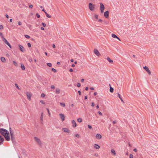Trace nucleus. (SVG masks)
Wrapping results in <instances>:
<instances>
[{"label":"nucleus","instance_id":"obj_13","mask_svg":"<svg viewBox=\"0 0 158 158\" xmlns=\"http://www.w3.org/2000/svg\"><path fill=\"white\" fill-rule=\"evenodd\" d=\"M9 134H6V135L4 136L5 137V139L7 141H9L10 140V137L9 136Z\"/></svg>","mask_w":158,"mask_h":158},{"label":"nucleus","instance_id":"obj_10","mask_svg":"<svg viewBox=\"0 0 158 158\" xmlns=\"http://www.w3.org/2000/svg\"><path fill=\"white\" fill-rule=\"evenodd\" d=\"M19 50L21 52H25V49L24 48L22 45H19Z\"/></svg>","mask_w":158,"mask_h":158},{"label":"nucleus","instance_id":"obj_52","mask_svg":"<svg viewBox=\"0 0 158 158\" xmlns=\"http://www.w3.org/2000/svg\"><path fill=\"white\" fill-rule=\"evenodd\" d=\"M98 22H102V20L101 19H99L98 20Z\"/></svg>","mask_w":158,"mask_h":158},{"label":"nucleus","instance_id":"obj_27","mask_svg":"<svg viewBox=\"0 0 158 158\" xmlns=\"http://www.w3.org/2000/svg\"><path fill=\"white\" fill-rule=\"evenodd\" d=\"M56 92L57 94H59L60 93V90L58 88H56Z\"/></svg>","mask_w":158,"mask_h":158},{"label":"nucleus","instance_id":"obj_58","mask_svg":"<svg viewBox=\"0 0 158 158\" xmlns=\"http://www.w3.org/2000/svg\"><path fill=\"white\" fill-rule=\"evenodd\" d=\"M84 81V79H82L81 80V82H83Z\"/></svg>","mask_w":158,"mask_h":158},{"label":"nucleus","instance_id":"obj_60","mask_svg":"<svg viewBox=\"0 0 158 158\" xmlns=\"http://www.w3.org/2000/svg\"><path fill=\"white\" fill-rule=\"evenodd\" d=\"M27 26L30 28L31 27V25L30 24H28Z\"/></svg>","mask_w":158,"mask_h":158},{"label":"nucleus","instance_id":"obj_8","mask_svg":"<svg viewBox=\"0 0 158 158\" xmlns=\"http://www.w3.org/2000/svg\"><path fill=\"white\" fill-rule=\"evenodd\" d=\"M62 131L68 133H70V130L68 128H63L62 129Z\"/></svg>","mask_w":158,"mask_h":158},{"label":"nucleus","instance_id":"obj_17","mask_svg":"<svg viewBox=\"0 0 158 158\" xmlns=\"http://www.w3.org/2000/svg\"><path fill=\"white\" fill-rule=\"evenodd\" d=\"M96 137L98 139H100L102 138V136L100 134H98L96 135Z\"/></svg>","mask_w":158,"mask_h":158},{"label":"nucleus","instance_id":"obj_64","mask_svg":"<svg viewBox=\"0 0 158 158\" xmlns=\"http://www.w3.org/2000/svg\"><path fill=\"white\" fill-rule=\"evenodd\" d=\"M12 21H13L12 19H10V22H12Z\"/></svg>","mask_w":158,"mask_h":158},{"label":"nucleus","instance_id":"obj_54","mask_svg":"<svg viewBox=\"0 0 158 158\" xmlns=\"http://www.w3.org/2000/svg\"><path fill=\"white\" fill-rule=\"evenodd\" d=\"M133 151L135 152H137V150L136 148H135L133 149Z\"/></svg>","mask_w":158,"mask_h":158},{"label":"nucleus","instance_id":"obj_30","mask_svg":"<svg viewBox=\"0 0 158 158\" xmlns=\"http://www.w3.org/2000/svg\"><path fill=\"white\" fill-rule=\"evenodd\" d=\"M77 121L79 123L81 122L82 121V119L81 118H80L77 119Z\"/></svg>","mask_w":158,"mask_h":158},{"label":"nucleus","instance_id":"obj_2","mask_svg":"<svg viewBox=\"0 0 158 158\" xmlns=\"http://www.w3.org/2000/svg\"><path fill=\"white\" fill-rule=\"evenodd\" d=\"M11 128L10 127V134L11 135V139L13 142H14L15 141V138L14 136V132L12 131L11 130Z\"/></svg>","mask_w":158,"mask_h":158},{"label":"nucleus","instance_id":"obj_29","mask_svg":"<svg viewBox=\"0 0 158 158\" xmlns=\"http://www.w3.org/2000/svg\"><path fill=\"white\" fill-rule=\"evenodd\" d=\"M60 105L61 106H63V107H64L65 106V104L64 103H61H61H60Z\"/></svg>","mask_w":158,"mask_h":158},{"label":"nucleus","instance_id":"obj_48","mask_svg":"<svg viewBox=\"0 0 158 158\" xmlns=\"http://www.w3.org/2000/svg\"><path fill=\"white\" fill-rule=\"evenodd\" d=\"M18 24L19 25H21L22 24V22L20 21H19L18 22Z\"/></svg>","mask_w":158,"mask_h":158},{"label":"nucleus","instance_id":"obj_7","mask_svg":"<svg viewBox=\"0 0 158 158\" xmlns=\"http://www.w3.org/2000/svg\"><path fill=\"white\" fill-rule=\"evenodd\" d=\"M143 68L148 73L149 75H151V73L150 70H149V68L148 67H147L146 66H144L143 67Z\"/></svg>","mask_w":158,"mask_h":158},{"label":"nucleus","instance_id":"obj_5","mask_svg":"<svg viewBox=\"0 0 158 158\" xmlns=\"http://www.w3.org/2000/svg\"><path fill=\"white\" fill-rule=\"evenodd\" d=\"M2 41L7 45L10 48H11V46L10 45V44H9V43L8 42V41L5 38H3L2 39Z\"/></svg>","mask_w":158,"mask_h":158},{"label":"nucleus","instance_id":"obj_3","mask_svg":"<svg viewBox=\"0 0 158 158\" xmlns=\"http://www.w3.org/2000/svg\"><path fill=\"white\" fill-rule=\"evenodd\" d=\"M89 7L90 10L93 11L95 9V5L91 3H90L89 4Z\"/></svg>","mask_w":158,"mask_h":158},{"label":"nucleus","instance_id":"obj_50","mask_svg":"<svg viewBox=\"0 0 158 158\" xmlns=\"http://www.w3.org/2000/svg\"><path fill=\"white\" fill-rule=\"evenodd\" d=\"M98 113L100 115H102V113L101 112H100V111H99L98 112Z\"/></svg>","mask_w":158,"mask_h":158},{"label":"nucleus","instance_id":"obj_33","mask_svg":"<svg viewBox=\"0 0 158 158\" xmlns=\"http://www.w3.org/2000/svg\"><path fill=\"white\" fill-rule=\"evenodd\" d=\"M0 36H1V38H2V39L3 38H4V37H3V35L2 34V32H0Z\"/></svg>","mask_w":158,"mask_h":158},{"label":"nucleus","instance_id":"obj_49","mask_svg":"<svg viewBox=\"0 0 158 158\" xmlns=\"http://www.w3.org/2000/svg\"><path fill=\"white\" fill-rule=\"evenodd\" d=\"M42 24L44 27H45L46 25L45 23H42Z\"/></svg>","mask_w":158,"mask_h":158},{"label":"nucleus","instance_id":"obj_55","mask_svg":"<svg viewBox=\"0 0 158 158\" xmlns=\"http://www.w3.org/2000/svg\"><path fill=\"white\" fill-rule=\"evenodd\" d=\"M29 7L30 8H32L33 7V5L31 4L29 5Z\"/></svg>","mask_w":158,"mask_h":158},{"label":"nucleus","instance_id":"obj_15","mask_svg":"<svg viewBox=\"0 0 158 158\" xmlns=\"http://www.w3.org/2000/svg\"><path fill=\"white\" fill-rule=\"evenodd\" d=\"M4 140V138L0 135V145L3 143Z\"/></svg>","mask_w":158,"mask_h":158},{"label":"nucleus","instance_id":"obj_4","mask_svg":"<svg viewBox=\"0 0 158 158\" xmlns=\"http://www.w3.org/2000/svg\"><path fill=\"white\" fill-rule=\"evenodd\" d=\"M105 9V6L102 3H100V9L102 13L104 12V10Z\"/></svg>","mask_w":158,"mask_h":158},{"label":"nucleus","instance_id":"obj_12","mask_svg":"<svg viewBox=\"0 0 158 158\" xmlns=\"http://www.w3.org/2000/svg\"><path fill=\"white\" fill-rule=\"evenodd\" d=\"M109 12L108 11H105L104 13V16L106 18H109Z\"/></svg>","mask_w":158,"mask_h":158},{"label":"nucleus","instance_id":"obj_39","mask_svg":"<svg viewBox=\"0 0 158 158\" xmlns=\"http://www.w3.org/2000/svg\"><path fill=\"white\" fill-rule=\"evenodd\" d=\"M129 158H133V156L132 154H130L129 155Z\"/></svg>","mask_w":158,"mask_h":158},{"label":"nucleus","instance_id":"obj_21","mask_svg":"<svg viewBox=\"0 0 158 158\" xmlns=\"http://www.w3.org/2000/svg\"><path fill=\"white\" fill-rule=\"evenodd\" d=\"M43 112H42L41 115L40 117V120L41 122V123H42V122L43 121Z\"/></svg>","mask_w":158,"mask_h":158},{"label":"nucleus","instance_id":"obj_36","mask_svg":"<svg viewBox=\"0 0 158 158\" xmlns=\"http://www.w3.org/2000/svg\"><path fill=\"white\" fill-rule=\"evenodd\" d=\"M47 65L49 67H51L52 66V64L51 63H47Z\"/></svg>","mask_w":158,"mask_h":158},{"label":"nucleus","instance_id":"obj_44","mask_svg":"<svg viewBox=\"0 0 158 158\" xmlns=\"http://www.w3.org/2000/svg\"><path fill=\"white\" fill-rule=\"evenodd\" d=\"M75 136L78 138L80 137L79 135L78 134H76Z\"/></svg>","mask_w":158,"mask_h":158},{"label":"nucleus","instance_id":"obj_24","mask_svg":"<svg viewBox=\"0 0 158 158\" xmlns=\"http://www.w3.org/2000/svg\"><path fill=\"white\" fill-rule=\"evenodd\" d=\"M21 67L22 70H24L25 69V67L23 64L21 63Z\"/></svg>","mask_w":158,"mask_h":158},{"label":"nucleus","instance_id":"obj_51","mask_svg":"<svg viewBox=\"0 0 158 158\" xmlns=\"http://www.w3.org/2000/svg\"><path fill=\"white\" fill-rule=\"evenodd\" d=\"M94 105H95V104H94V102H92V104H91V106H92V107H93L94 106Z\"/></svg>","mask_w":158,"mask_h":158},{"label":"nucleus","instance_id":"obj_35","mask_svg":"<svg viewBox=\"0 0 158 158\" xmlns=\"http://www.w3.org/2000/svg\"><path fill=\"white\" fill-rule=\"evenodd\" d=\"M52 70L54 73H56V70L53 68L52 69Z\"/></svg>","mask_w":158,"mask_h":158},{"label":"nucleus","instance_id":"obj_14","mask_svg":"<svg viewBox=\"0 0 158 158\" xmlns=\"http://www.w3.org/2000/svg\"><path fill=\"white\" fill-rule=\"evenodd\" d=\"M59 115L60 116V118H61V119L62 120V121H64V118H65L64 115L63 114H59Z\"/></svg>","mask_w":158,"mask_h":158},{"label":"nucleus","instance_id":"obj_56","mask_svg":"<svg viewBox=\"0 0 158 158\" xmlns=\"http://www.w3.org/2000/svg\"><path fill=\"white\" fill-rule=\"evenodd\" d=\"M73 69H70L69 70V71L70 72H73Z\"/></svg>","mask_w":158,"mask_h":158},{"label":"nucleus","instance_id":"obj_6","mask_svg":"<svg viewBox=\"0 0 158 158\" xmlns=\"http://www.w3.org/2000/svg\"><path fill=\"white\" fill-rule=\"evenodd\" d=\"M34 139L37 143L40 145L42 144V143L40 139L37 137H35Z\"/></svg>","mask_w":158,"mask_h":158},{"label":"nucleus","instance_id":"obj_47","mask_svg":"<svg viewBox=\"0 0 158 158\" xmlns=\"http://www.w3.org/2000/svg\"><path fill=\"white\" fill-rule=\"evenodd\" d=\"M45 96V94H44V93H42L41 94V97L42 98H43Z\"/></svg>","mask_w":158,"mask_h":158},{"label":"nucleus","instance_id":"obj_9","mask_svg":"<svg viewBox=\"0 0 158 158\" xmlns=\"http://www.w3.org/2000/svg\"><path fill=\"white\" fill-rule=\"evenodd\" d=\"M94 53L98 56H99L101 55L98 51L97 49H94Z\"/></svg>","mask_w":158,"mask_h":158},{"label":"nucleus","instance_id":"obj_23","mask_svg":"<svg viewBox=\"0 0 158 158\" xmlns=\"http://www.w3.org/2000/svg\"><path fill=\"white\" fill-rule=\"evenodd\" d=\"M1 60L3 62H6V59L5 58L3 57H1Z\"/></svg>","mask_w":158,"mask_h":158},{"label":"nucleus","instance_id":"obj_28","mask_svg":"<svg viewBox=\"0 0 158 158\" xmlns=\"http://www.w3.org/2000/svg\"><path fill=\"white\" fill-rule=\"evenodd\" d=\"M118 97H119V98L121 100V101L123 102V99H122L121 97V96L118 93Z\"/></svg>","mask_w":158,"mask_h":158},{"label":"nucleus","instance_id":"obj_11","mask_svg":"<svg viewBox=\"0 0 158 158\" xmlns=\"http://www.w3.org/2000/svg\"><path fill=\"white\" fill-rule=\"evenodd\" d=\"M26 95L27 97V98L29 100H31V94H30V93L27 92L26 93Z\"/></svg>","mask_w":158,"mask_h":158},{"label":"nucleus","instance_id":"obj_57","mask_svg":"<svg viewBox=\"0 0 158 158\" xmlns=\"http://www.w3.org/2000/svg\"><path fill=\"white\" fill-rule=\"evenodd\" d=\"M116 123V121H113V124H115V123Z\"/></svg>","mask_w":158,"mask_h":158},{"label":"nucleus","instance_id":"obj_22","mask_svg":"<svg viewBox=\"0 0 158 158\" xmlns=\"http://www.w3.org/2000/svg\"><path fill=\"white\" fill-rule=\"evenodd\" d=\"M111 153L113 155H116L114 149H111Z\"/></svg>","mask_w":158,"mask_h":158},{"label":"nucleus","instance_id":"obj_43","mask_svg":"<svg viewBox=\"0 0 158 158\" xmlns=\"http://www.w3.org/2000/svg\"><path fill=\"white\" fill-rule=\"evenodd\" d=\"M40 102L43 104H45V103L44 102V101L43 100H41L40 101Z\"/></svg>","mask_w":158,"mask_h":158},{"label":"nucleus","instance_id":"obj_42","mask_svg":"<svg viewBox=\"0 0 158 158\" xmlns=\"http://www.w3.org/2000/svg\"><path fill=\"white\" fill-rule=\"evenodd\" d=\"M88 128L89 129H91L92 128V126L90 125H88Z\"/></svg>","mask_w":158,"mask_h":158},{"label":"nucleus","instance_id":"obj_41","mask_svg":"<svg viewBox=\"0 0 158 158\" xmlns=\"http://www.w3.org/2000/svg\"><path fill=\"white\" fill-rule=\"evenodd\" d=\"M27 45L29 48H30L31 47V45L30 43H27Z\"/></svg>","mask_w":158,"mask_h":158},{"label":"nucleus","instance_id":"obj_59","mask_svg":"<svg viewBox=\"0 0 158 158\" xmlns=\"http://www.w3.org/2000/svg\"><path fill=\"white\" fill-rule=\"evenodd\" d=\"M6 17V18H9V16L7 14H6L5 15Z\"/></svg>","mask_w":158,"mask_h":158},{"label":"nucleus","instance_id":"obj_19","mask_svg":"<svg viewBox=\"0 0 158 158\" xmlns=\"http://www.w3.org/2000/svg\"><path fill=\"white\" fill-rule=\"evenodd\" d=\"M98 15H97L95 14L94 17V19H93V20L95 21H97L98 19Z\"/></svg>","mask_w":158,"mask_h":158},{"label":"nucleus","instance_id":"obj_62","mask_svg":"<svg viewBox=\"0 0 158 158\" xmlns=\"http://www.w3.org/2000/svg\"><path fill=\"white\" fill-rule=\"evenodd\" d=\"M89 89V88L88 87H86L85 88V90H86V91H87Z\"/></svg>","mask_w":158,"mask_h":158},{"label":"nucleus","instance_id":"obj_45","mask_svg":"<svg viewBox=\"0 0 158 158\" xmlns=\"http://www.w3.org/2000/svg\"><path fill=\"white\" fill-rule=\"evenodd\" d=\"M77 86L78 87H80L81 86V84L80 83H77Z\"/></svg>","mask_w":158,"mask_h":158},{"label":"nucleus","instance_id":"obj_37","mask_svg":"<svg viewBox=\"0 0 158 158\" xmlns=\"http://www.w3.org/2000/svg\"><path fill=\"white\" fill-rule=\"evenodd\" d=\"M36 16L37 17V18H40V15H39L38 13H37L36 14Z\"/></svg>","mask_w":158,"mask_h":158},{"label":"nucleus","instance_id":"obj_18","mask_svg":"<svg viewBox=\"0 0 158 158\" xmlns=\"http://www.w3.org/2000/svg\"><path fill=\"white\" fill-rule=\"evenodd\" d=\"M112 37L114 38H116L117 39H118L119 40L121 41V40L115 34H112L111 35Z\"/></svg>","mask_w":158,"mask_h":158},{"label":"nucleus","instance_id":"obj_40","mask_svg":"<svg viewBox=\"0 0 158 158\" xmlns=\"http://www.w3.org/2000/svg\"><path fill=\"white\" fill-rule=\"evenodd\" d=\"M51 88L52 89H54L55 88V86L54 85H51Z\"/></svg>","mask_w":158,"mask_h":158},{"label":"nucleus","instance_id":"obj_16","mask_svg":"<svg viewBox=\"0 0 158 158\" xmlns=\"http://www.w3.org/2000/svg\"><path fill=\"white\" fill-rule=\"evenodd\" d=\"M72 125L73 127H75L77 126V124L75 121L74 120L72 121Z\"/></svg>","mask_w":158,"mask_h":158},{"label":"nucleus","instance_id":"obj_38","mask_svg":"<svg viewBox=\"0 0 158 158\" xmlns=\"http://www.w3.org/2000/svg\"><path fill=\"white\" fill-rule=\"evenodd\" d=\"M15 86L18 89H19V88L17 84H15Z\"/></svg>","mask_w":158,"mask_h":158},{"label":"nucleus","instance_id":"obj_32","mask_svg":"<svg viewBox=\"0 0 158 158\" xmlns=\"http://www.w3.org/2000/svg\"><path fill=\"white\" fill-rule=\"evenodd\" d=\"M24 36L26 38H27V39H29L30 38V36L28 35H24Z\"/></svg>","mask_w":158,"mask_h":158},{"label":"nucleus","instance_id":"obj_26","mask_svg":"<svg viewBox=\"0 0 158 158\" xmlns=\"http://www.w3.org/2000/svg\"><path fill=\"white\" fill-rule=\"evenodd\" d=\"M109 86H110V91L111 93H113L114 91V89L111 87L110 84H109Z\"/></svg>","mask_w":158,"mask_h":158},{"label":"nucleus","instance_id":"obj_53","mask_svg":"<svg viewBox=\"0 0 158 158\" xmlns=\"http://www.w3.org/2000/svg\"><path fill=\"white\" fill-rule=\"evenodd\" d=\"M78 93L80 95H81V92L79 90L78 91Z\"/></svg>","mask_w":158,"mask_h":158},{"label":"nucleus","instance_id":"obj_63","mask_svg":"<svg viewBox=\"0 0 158 158\" xmlns=\"http://www.w3.org/2000/svg\"><path fill=\"white\" fill-rule=\"evenodd\" d=\"M40 29L42 30H44V28L43 27H41Z\"/></svg>","mask_w":158,"mask_h":158},{"label":"nucleus","instance_id":"obj_20","mask_svg":"<svg viewBox=\"0 0 158 158\" xmlns=\"http://www.w3.org/2000/svg\"><path fill=\"white\" fill-rule=\"evenodd\" d=\"M94 148L96 149H98L100 147V146L96 144H94Z\"/></svg>","mask_w":158,"mask_h":158},{"label":"nucleus","instance_id":"obj_31","mask_svg":"<svg viewBox=\"0 0 158 158\" xmlns=\"http://www.w3.org/2000/svg\"><path fill=\"white\" fill-rule=\"evenodd\" d=\"M45 14L47 17L51 18V16L46 12H45Z\"/></svg>","mask_w":158,"mask_h":158},{"label":"nucleus","instance_id":"obj_1","mask_svg":"<svg viewBox=\"0 0 158 158\" xmlns=\"http://www.w3.org/2000/svg\"><path fill=\"white\" fill-rule=\"evenodd\" d=\"M0 133L3 136L6 134H9L8 131L6 129L3 128L0 129Z\"/></svg>","mask_w":158,"mask_h":158},{"label":"nucleus","instance_id":"obj_34","mask_svg":"<svg viewBox=\"0 0 158 158\" xmlns=\"http://www.w3.org/2000/svg\"><path fill=\"white\" fill-rule=\"evenodd\" d=\"M13 63L14 64L15 66H17L18 65V64L17 63V62H15V61H13Z\"/></svg>","mask_w":158,"mask_h":158},{"label":"nucleus","instance_id":"obj_61","mask_svg":"<svg viewBox=\"0 0 158 158\" xmlns=\"http://www.w3.org/2000/svg\"><path fill=\"white\" fill-rule=\"evenodd\" d=\"M97 94V93L96 92H95L94 93V96H96Z\"/></svg>","mask_w":158,"mask_h":158},{"label":"nucleus","instance_id":"obj_25","mask_svg":"<svg viewBox=\"0 0 158 158\" xmlns=\"http://www.w3.org/2000/svg\"><path fill=\"white\" fill-rule=\"evenodd\" d=\"M107 60L109 61V62L110 63H111L112 64L113 63V60H111L110 59L109 57H107Z\"/></svg>","mask_w":158,"mask_h":158},{"label":"nucleus","instance_id":"obj_46","mask_svg":"<svg viewBox=\"0 0 158 158\" xmlns=\"http://www.w3.org/2000/svg\"><path fill=\"white\" fill-rule=\"evenodd\" d=\"M3 28V26L2 25H0V29H2Z\"/></svg>","mask_w":158,"mask_h":158}]
</instances>
